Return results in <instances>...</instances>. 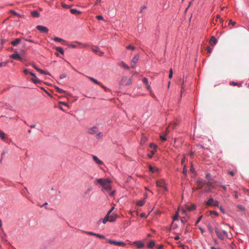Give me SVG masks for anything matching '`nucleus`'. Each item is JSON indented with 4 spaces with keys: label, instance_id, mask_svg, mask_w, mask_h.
Here are the masks:
<instances>
[{
    "label": "nucleus",
    "instance_id": "1",
    "mask_svg": "<svg viewBox=\"0 0 249 249\" xmlns=\"http://www.w3.org/2000/svg\"><path fill=\"white\" fill-rule=\"evenodd\" d=\"M95 183L101 185L103 189L107 191L111 190L112 189V187L110 185L111 180L109 178H97L95 180Z\"/></svg>",
    "mask_w": 249,
    "mask_h": 249
},
{
    "label": "nucleus",
    "instance_id": "2",
    "mask_svg": "<svg viewBox=\"0 0 249 249\" xmlns=\"http://www.w3.org/2000/svg\"><path fill=\"white\" fill-rule=\"evenodd\" d=\"M106 240L108 243H109L111 244L115 245L120 246V247H124L126 245V244L123 241H116V240H112V239H108V238L106 239Z\"/></svg>",
    "mask_w": 249,
    "mask_h": 249
},
{
    "label": "nucleus",
    "instance_id": "3",
    "mask_svg": "<svg viewBox=\"0 0 249 249\" xmlns=\"http://www.w3.org/2000/svg\"><path fill=\"white\" fill-rule=\"evenodd\" d=\"M9 57H10V58H11L14 60H18L23 63L25 62V59H24L22 57L21 54L20 53H19L18 52H17L16 53H14L11 54L9 56Z\"/></svg>",
    "mask_w": 249,
    "mask_h": 249
},
{
    "label": "nucleus",
    "instance_id": "4",
    "mask_svg": "<svg viewBox=\"0 0 249 249\" xmlns=\"http://www.w3.org/2000/svg\"><path fill=\"white\" fill-rule=\"evenodd\" d=\"M32 66L34 67V69H35L37 71H38L40 73L51 75V74L49 71L40 69L39 68L37 67L34 63H32Z\"/></svg>",
    "mask_w": 249,
    "mask_h": 249
},
{
    "label": "nucleus",
    "instance_id": "5",
    "mask_svg": "<svg viewBox=\"0 0 249 249\" xmlns=\"http://www.w3.org/2000/svg\"><path fill=\"white\" fill-rule=\"evenodd\" d=\"M133 244L135 245L139 249L143 248L145 247V245L142 240H138L133 242Z\"/></svg>",
    "mask_w": 249,
    "mask_h": 249
},
{
    "label": "nucleus",
    "instance_id": "6",
    "mask_svg": "<svg viewBox=\"0 0 249 249\" xmlns=\"http://www.w3.org/2000/svg\"><path fill=\"white\" fill-rule=\"evenodd\" d=\"M37 30L43 33H47L48 32L49 30L47 27L42 25H37L36 27Z\"/></svg>",
    "mask_w": 249,
    "mask_h": 249
},
{
    "label": "nucleus",
    "instance_id": "7",
    "mask_svg": "<svg viewBox=\"0 0 249 249\" xmlns=\"http://www.w3.org/2000/svg\"><path fill=\"white\" fill-rule=\"evenodd\" d=\"M23 39L22 37L17 38L14 40L11 41L9 42V44L12 45L13 46H17L19 43H20L21 40Z\"/></svg>",
    "mask_w": 249,
    "mask_h": 249
},
{
    "label": "nucleus",
    "instance_id": "8",
    "mask_svg": "<svg viewBox=\"0 0 249 249\" xmlns=\"http://www.w3.org/2000/svg\"><path fill=\"white\" fill-rule=\"evenodd\" d=\"M139 58V53L136 54L133 58V59L131 62V64H134V66H132V68H135L136 63L138 62Z\"/></svg>",
    "mask_w": 249,
    "mask_h": 249
},
{
    "label": "nucleus",
    "instance_id": "9",
    "mask_svg": "<svg viewBox=\"0 0 249 249\" xmlns=\"http://www.w3.org/2000/svg\"><path fill=\"white\" fill-rule=\"evenodd\" d=\"M98 130V128L96 126H94L88 129V133L90 134H94L97 132Z\"/></svg>",
    "mask_w": 249,
    "mask_h": 249
},
{
    "label": "nucleus",
    "instance_id": "10",
    "mask_svg": "<svg viewBox=\"0 0 249 249\" xmlns=\"http://www.w3.org/2000/svg\"><path fill=\"white\" fill-rule=\"evenodd\" d=\"M92 159H93V161L95 162H96L97 164H98L99 165L104 164L103 161L102 160H100L96 156L93 155Z\"/></svg>",
    "mask_w": 249,
    "mask_h": 249
},
{
    "label": "nucleus",
    "instance_id": "11",
    "mask_svg": "<svg viewBox=\"0 0 249 249\" xmlns=\"http://www.w3.org/2000/svg\"><path fill=\"white\" fill-rule=\"evenodd\" d=\"M118 65L121 67L124 68L125 70H129L130 69L129 66H128L125 62L123 61H121L118 63Z\"/></svg>",
    "mask_w": 249,
    "mask_h": 249
},
{
    "label": "nucleus",
    "instance_id": "12",
    "mask_svg": "<svg viewBox=\"0 0 249 249\" xmlns=\"http://www.w3.org/2000/svg\"><path fill=\"white\" fill-rule=\"evenodd\" d=\"M217 42V40L216 37L214 36H212L209 41L210 45L212 46H213L216 44Z\"/></svg>",
    "mask_w": 249,
    "mask_h": 249
},
{
    "label": "nucleus",
    "instance_id": "13",
    "mask_svg": "<svg viewBox=\"0 0 249 249\" xmlns=\"http://www.w3.org/2000/svg\"><path fill=\"white\" fill-rule=\"evenodd\" d=\"M214 201L213 198L211 196L210 197L208 201L205 202V204L208 206H212Z\"/></svg>",
    "mask_w": 249,
    "mask_h": 249
},
{
    "label": "nucleus",
    "instance_id": "14",
    "mask_svg": "<svg viewBox=\"0 0 249 249\" xmlns=\"http://www.w3.org/2000/svg\"><path fill=\"white\" fill-rule=\"evenodd\" d=\"M145 203V198H143L142 199L138 201L136 203V205L138 206L142 207L144 205Z\"/></svg>",
    "mask_w": 249,
    "mask_h": 249
},
{
    "label": "nucleus",
    "instance_id": "15",
    "mask_svg": "<svg viewBox=\"0 0 249 249\" xmlns=\"http://www.w3.org/2000/svg\"><path fill=\"white\" fill-rule=\"evenodd\" d=\"M71 13L73 15H79L81 14L82 12L80 10H78V9L76 8L71 9L70 10Z\"/></svg>",
    "mask_w": 249,
    "mask_h": 249
},
{
    "label": "nucleus",
    "instance_id": "16",
    "mask_svg": "<svg viewBox=\"0 0 249 249\" xmlns=\"http://www.w3.org/2000/svg\"><path fill=\"white\" fill-rule=\"evenodd\" d=\"M186 208L188 211L191 212L195 210L196 206L195 204H192L191 206H187Z\"/></svg>",
    "mask_w": 249,
    "mask_h": 249
},
{
    "label": "nucleus",
    "instance_id": "17",
    "mask_svg": "<svg viewBox=\"0 0 249 249\" xmlns=\"http://www.w3.org/2000/svg\"><path fill=\"white\" fill-rule=\"evenodd\" d=\"M108 218H109V217H108L107 216H105L104 217V218L102 219V220H103L102 222L104 224H106L107 221H109V219ZM101 220H102V219H101L100 220H99L98 221V222H97L98 225H100L101 223Z\"/></svg>",
    "mask_w": 249,
    "mask_h": 249
},
{
    "label": "nucleus",
    "instance_id": "18",
    "mask_svg": "<svg viewBox=\"0 0 249 249\" xmlns=\"http://www.w3.org/2000/svg\"><path fill=\"white\" fill-rule=\"evenodd\" d=\"M31 14L32 16L34 18H38L40 17L39 13L36 10H34L33 11H31Z\"/></svg>",
    "mask_w": 249,
    "mask_h": 249
},
{
    "label": "nucleus",
    "instance_id": "19",
    "mask_svg": "<svg viewBox=\"0 0 249 249\" xmlns=\"http://www.w3.org/2000/svg\"><path fill=\"white\" fill-rule=\"evenodd\" d=\"M89 79L91 81H92V82H93L94 83L97 84V85H102V83L98 81V80H97L96 79H95L93 77H88Z\"/></svg>",
    "mask_w": 249,
    "mask_h": 249
},
{
    "label": "nucleus",
    "instance_id": "20",
    "mask_svg": "<svg viewBox=\"0 0 249 249\" xmlns=\"http://www.w3.org/2000/svg\"><path fill=\"white\" fill-rule=\"evenodd\" d=\"M55 49L57 52L60 53L61 54L63 55L64 54V50L63 48L61 47H55Z\"/></svg>",
    "mask_w": 249,
    "mask_h": 249
},
{
    "label": "nucleus",
    "instance_id": "21",
    "mask_svg": "<svg viewBox=\"0 0 249 249\" xmlns=\"http://www.w3.org/2000/svg\"><path fill=\"white\" fill-rule=\"evenodd\" d=\"M230 85H232L233 86H238L239 87H241L242 86V83L234 81L231 82L230 83Z\"/></svg>",
    "mask_w": 249,
    "mask_h": 249
},
{
    "label": "nucleus",
    "instance_id": "22",
    "mask_svg": "<svg viewBox=\"0 0 249 249\" xmlns=\"http://www.w3.org/2000/svg\"><path fill=\"white\" fill-rule=\"evenodd\" d=\"M30 80L36 84H40L42 82L41 80L38 79L37 77L36 78H32Z\"/></svg>",
    "mask_w": 249,
    "mask_h": 249
},
{
    "label": "nucleus",
    "instance_id": "23",
    "mask_svg": "<svg viewBox=\"0 0 249 249\" xmlns=\"http://www.w3.org/2000/svg\"><path fill=\"white\" fill-rule=\"evenodd\" d=\"M54 88L56 90V91L59 93H67V91L66 90L61 89L60 88H59L58 87H57L56 86H54Z\"/></svg>",
    "mask_w": 249,
    "mask_h": 249
},
{
    "label": "nucleus",
    "instance_id": "24",
    "mask_svg": "<svg viewBox=\"0 0 249 249\" xmlns=\"http://www.w3.org/2000/svg\"><path fill=\"white\" fill-rule=\"evenodd\" d=\"M155 246V242L154 240H151L147 245V247L150 249H152Z\"/></svg>",
    "mask_w": 249,
    "mask_h": 249
},
{
    "label": "nucleus",
    "instance_id": "25",
    "mask_svg": "<svg viewBox=\"0 0 249 249\" xmlns=\"http://www.w3.org/2000/svg\"><path fill=\"white\" fill-rule=\"evenodd\" d=\"M157 152V150L153 149L150 151L151 154H148L147 157L149 159H152L153 157V155L155 154L156 152Z\"/></svg>",
    "mask_w": 249,
    "mask_h": 249
},
{
    "label": "nucleus",
    "instance_id": "26",
    "mask_svg": "<svg viewBox=\"0 0 249 249\" xmlns=\"http://www.w3.org/2000/svg\"><path fill=\"white\" fill-rule=\"evenodd\" d=\"M178 216H179V212H178V211H177L176 212L175 214L172 217L173 221L178 220Z\"/></svg>",
    "mask_w": 249,
    "mask_h": 249
},
{
    "label": "nucleus",
    "instance_id": "27",
    "mask_svg": "<svg viewBox=\"0 0 249 249\" xmlns=\"http://www.w3.org/2000/svg\"><path fill=\"white\" fill-rule=\"evenodd\" d=\"M40 89L43 90L46 94H47L49 96H50L51 98H53V96L52 94H51L44 87H40Z\"/></svg>",
    "mask_w": 249,
    "mask_h": 249
},
{
    "label": "nucleus",
    "instance_id": "28",
    "mask_svg": "<svg viewBox=\"0 0 249 249\" xmlns=\"http://www.w3.org/2000/svg\"><path fill=\"white\" fill-rule=\"evenodd\" d=\"M236 207L242 212H245L246 211V208H245V207L241 205L238 204L236 206Z\"/></svg>",
    "mask_w": 249,
    "mask_h": 249
},
{
    "label": "nucleus",
    "instance_id": "29",
    "mask_svg": "<svg viewBox=\"0 0 249 249\" xmlns=\"http://www.w3.org/2000/svg\"><path fill=\"white\" fill-rule=\"evenodd\" d=\"M217 237L221 240H223L225 238L224 235L221 232H219L216 234Z\"/></svg>",
    "mask_w": 249,
    "mask_h": 249
},
{
    "label": "nucleus",
    "instance_id": "30",
    "mask_svg": "<svg viewBox=\"0 0 249 249\" xmlns=\"http://www.w3.org/2000/svg\"><path fill=\"white\" fill-rule=\"evenodd\" d=\"M10 13H12L13 15H15V16H16L18 17H20L21 18V15L20 14H19V13L16 12V11H15L14 10H11L10 11Z\"/></svg>",
    "mask_w": 249,
    "mask_h": 249
},
{
    "label": "nucleus",
    "instance_id": "31",
    "mask_svg": "<svg viewBox=\"0 0 249 249\" xmlns=\"http://www.w3.org/2000/svg\"><path fill=\"white\" fill-rule=\"evenodd\" d=\"M95 236H96L97 237H98V238H99L100 239H105L106 240L107 239L105 235L101 234H99V233H96L95 234Z\"/></svg>",
    "mask_w": 249,
    "mask_h": 249
},
{
    "label": "nucleus",
    "instance_id": "32",
    "mask_svg": "<svg viewBox=\"0 0 249 249\" xmlns=\"http://www.w3.org/2000/svg\"><path fill=\"white\" fill-rule=\"evenodd\" d=\"M92 50L94 53L97 54L99 51H100V49L98 47L95 46L94 48L92 49Z\"/></svg>",
    "mask_w": 249,
    "mask_h": 249
},
{
    "label": "nucleus",
    "instance_id": "33",
    "mask_svg": "<svg viewBox=\"0 0 249 249\" xmlns=\"http://www.w3.org/2000/svg\"><path fill=\"white\" fill-rule=\"evenodd\" d=\"M61 6L64 8L69 9V8H70L72 5H67L64 3H62Z\"/></svg>",
    "mask_w": 249,
    "mask_h": 249
},
{
    "label": "nucleus",
    "instance_id": "34",
    "mask_svg": "<svg viewBox=\"0 0 249 249\" xmlns=\"http://www.w3.org/2000/svg\"><path fill=\"white\" fill-rule=\"evenodd\" d=\"M174 221H173L171 224V228H170V231L171 230V228L173 229H176L178 228V225L176 223H174Z\"/></svg>",
    "mask_w": 249,
    "mask_h": 249
},
{
    "label": "nucleus",
    "instance_id": "35",
    "mask_svg": "<svg viewBox=\"0 0 249 249\" xmlns=\"http://www.w3.org/2000/svg\"><path fill=\"white\" fill-rule=\"evenodd\" d=\"M0 138L1 140H4L5 138V134L1 130H0Z\"/></svg>",
    "mask_w": 249,
    "mask_h": 249
},
{
    "label": "nucleus",
    "instance_id": "36",
    "mask_svg": "<svg viewBox=\"0 0 249 249\" xmlns=\"http://www.w3.org/2000/svg\"><path fill=\"white\" fill-rule=\"evenodd\" d=\"M53 40H54L55 41L58 42H61V41H65L64 40H63V39L59 38L58 37H54L53 38Z\"/></svg>",
    "mask_w": 249,
    "mask_h": 249
},
{
    "label": "nucleus",
    "instance_id": "37",
    "mask_svg": "<svg viewBox=\"0 0 249 249\" xmlns=\"http://www.w3.org/2000/svg\"><path fill=\"white\" fill-rule=\"evenodd\" d=\"M196 146L198 148V149H208V148H205L203 145L201 144H197Z\"/></svg>",
    "mask_w": 249,
    "mask_h": 249
},
{
    "label": "nucleus",
    "instance_id": "38",
    "mask_svg": "<svg viewBox=\"0 0 249 249\" xmlns=\"http://www.w3.org/2000/svg\"><path fill=\"white\" fill-rule=\"evenodd\" d=\"M149 146L150 147L153 148L154 149H156V150H157V149L158 148L157 145H156L152 142L150 143Z\"/></svg>",
    "mask_w": 249,
    "mask_h": 249
},
{
    "label": "nucleus",
    "instance_id": "39",
    "mask_svg": "<svg viewBox=\"0 0 249 249\" xmlns=\"http://www.w3.org/2000/svg\"><path fill=\"white\" fill-rule=\"evenodd\" d=\"M219 201L216 200H214V201L213 202V204L212 205V206H213V207H219Z\"/></svg>",
    "mask_w": 249,
    "mask_h": 249
},
{
    "label": "nucleus",
    "instance_id": "40",
    "mask_svg": "<svg viewBox=\"0 0 249 249\" xmlns=\"http://www.w3.org/2000/svg\"><path fill=\"white\" fill-rule=\"evenodd\" d=\"M209 213L210 214H213L216 216H217L219 215L218 213L217 212L213 210L210 211Z\"/></svg>",
    "mask_w": 249,
    "mask_h": 249
},
{
    "label": "nucleus",
    "instance_id": "41",
    "mask_svg": "<svg viewBox=\"0 0 249 249\" xmlns=\"http://www.w3.org/2000/svg\"><path fill=\"white\" fill-rule=\"evenodd\" d=\"M207 228H208V230L209 231L210 233H212L213 232V228H212L211 224H210V223L208 224V225H207Z\"/></svg>",
    "mask_w": 249,
    "mask_h": 249
},
{
    "label": "nucleus",
    "instance_id": "42",
    "mask_svg": "<svg viewBox=\"0 0 249 249\" xmlns=\"http://www.w3.org/2000/svg\"><path fill=\"white\" fill-rule=\"evenodd\" d=\"M9 60L0 63V68L5 66L9 63Z\"/></svg>",
    "mask_w": 249,
    "mask_h": 249
},
{
    "label": "nucleus",
    "instance_id": "43",
    "mask_svg": "<svg viewBox=\"0 0 249 249\" xmlns=\"http://www.w3.org/2000/svg\"><path fill=\"white\" fill-rule=\"evenodd\" d=\"M202 217H203V216L201 215L198 217V218L197 219L196 221V223L195 224V225L196 226L197 224L201 221V220L202 218Z\"/></svg>",
    "mask_w": 249,
    "mask_h": 249
},
{
    "label": "nucleus",
    "instance_id": "44",
    "mask_svg": "<svg viewBox=\"0 0 249 249\" xmlns=\"http://www.w3.org/2000/svg\"><path fill=\"white\" fill-rule=\"evenodd\" d=\"M8 40H6L4 38H1V44L0 45V49H1L3 48V44L6 42V41Z\"/></svg>",
    "mask_w": 249,
    "mask_h": 249
},
{
    "label": "nucleus",
    "instance_id": "45",
    "mask_svg": "<svg viewBox=\"0 0 249 249\" xmlns=\"http://www.w3.org/2000/svg\"><path fill=\"white\" fill-rule=\"evenodd\" d=\"M203 183H204V180H203L202 178H198L197 179L196 183H197L198 185L203 184Z\"/></svg>",
    "mask_w": 249,
    "mask_h": 249
},
{
    "label": "nucleus",
    "instance_id": "46",
    "mask_svg": "<svg viewBox=\"0 0 249 249\" xmlns=\"http://www.w3.org/2000/svg\"><path fill=\"white\" fill-rule=\"evenodd\" d=\"M116 215H115L114 217H113V214H112L111 216V218L109 219V222H114L116 220Z\"/></svg>",
    "mask_w": 249,
    "mask_h": 249
},
{
    "label": "nucleus",
    "instance_id": "47",
    "mask_svg": "<svg viewBox=\"0 0 249 249\" xmlns=\"http://www.w3.org/2000/svg\"><path fill=\"white\" fill-rule=\"evenodd\" d=\"M187 173V170L186 168V166L185 165H184V166L183 167V171H182V173L183 174V175H184L185 176H186Z\"/></svg>",
    "mask_w": 249,
    "mask_h": 249
},
{
    "label": "nucleus",
    "instance_id": "48",
    "mask_svg": "<svg viewBox=\"0 0 249 249\" xmlns=\"http://www.w3.org/2000/svg\"><path fill=\"white\" fill-rule=\"evenodd\" d=\"M190 171L192 173H194L195 174H196V172L195 171V169L194 168V166H193V164L192 163L191 164V167H190Z\"/></svg>",
    "mask_w": 249,
    "mask_h": 249
},
{
    "label": "nucleus",
    "instance_id": "49",
    "mask_svg": "<svg viewBox=\"0 0 249 249\" xmlns=\"http://www.w3.org/2000/svg\"><path fill=\"white\" fill-rule=\"evenodd\" d=\"M206 178L209 180H213L212 179V176H211V175L210 173H207L206 175Z\"/></svg>",
    "mask_w": 249,
    "mask_h": 249
},
{
    "label": "nucleus",
    "instance_id": "50",
    "mask_svg": "<svg viewBox=\"0 0 249 249\" xmlns=\"http://www.w3.org/2000/svg\"><path fill=\"white\" fill-rule=\"evenodd\" d=\"M235 24H236V22L235 21H233L232 19H230L229 20V23H228L229 25L234 26Z\"/></svg>",
    "mask_w": 249,
    "mask_h": 249
},
{
    "label": "nucleus",
    "instance_id": "51",
    "mask_svg": "<svg viewBox=\"0 0 249 249\" xmlns=\"http://www.w3.org/2000/svg\"><path fill=\"white\" fill-rule=\"evenodd\" d=\"M148 169H149V171H150L152 173H153L155 171L154 168L151 165H149L148 166Z\"/></svg>",
    "mask_w": 249,
    "mask_h": 249
},
{
    "label": "nucleus",
    "instance_id": "52",
    "mask_svg": "<svg viewBox=\"0 0 249 249\" xmlns=\"http://www.w3.org/2000/svg\"><path fill=\"white\" fill-rule=\"evenodd\" d=\"M132 84V77H131L129 79L127 80V82L125 84L126 86H129Z\"/></svg>",
    "mask_w": 249,
    "mask_h": 249
},
{
    "label": "nucleus",
    "instance_id": "53",
    "mask_svg": "<svg viewBox=\"0 0 249 249\" xmlns=\"http://www.w3.org/2000/svg\"><path fill=\"white\" fill-rule=\"evenodd\" d=\"M173 70L172 68H171L169 70V78L171 79L173 77Z\"/></svg>",
    "mask_w": 249,
    "mask_h": 249
},
{
    "label": "nucleus",
    "instance_id": "54",
    "mask_svg": "<svg viewBox=\"0 0 249 249\" xmlns=\"http://www.w3.org/2000/svg\"><path fill=\"white\" fill-rule=\"evenodd\" d=\"M142 81L143 83H144L145 85H147L148 84V79L146 78V77H144L142 80Z\"/></svg>",
    "mask_w": 249,
    "mask_h": 249
},
{
    "label": "nucleus",
    "instance_id": "55",
    "mask_svg": "<svg viewBox=\"0 0 249 249\" xmlns=\"http://www.w3.org/2000/svg\"><path fill=\"white\" fill-rule=\"evenodd\" d=\"M126 48L128 50L131 49L132 50H134L136 49V48L134 46H133L132 45H130L126 46Z\"/></svg>",
    "mask_w": 249,
    "mask_h": 249
},
{
    "label": "nucleus",
    "instance_id": "56",
    "mask_svg": "<svg viewBox=\"0 0 249 249\" xmlns=\"http://www.w3.org/2000/svg\"><path fill=\"white\" fill-rule=\"evenodd\" d=\"M100 86H101L102 87V88H103L106 92L110 91V89H108L107 87H106V86H104L102 84V85H100Z\"/></svg>",
    "mask_w": 249,
    "mask_h": 249
},
{
    "label": "nucleus",
    "instance_id": "57",
    "mask_svg": "<svg viewBox=\"0 0 249 249\" xmlns=\"http://www.w3.org/2000/svg\"><path fill=\"white\" fill-rule=\"evenodd\" d=\"M8 50H9L13 52L14 53H16L18 52V50L17 49H15L12 47L8 48Z\"/></svg>",
    "mask_w": 249,
    "mask_h": 249
},
{
    "label": "nucleus",
    "instance_id": "58",
    "mask_svg": "<svg viewBox=\"0 0 249 249\" xmlns=\"http://www.w3.org/2000/svg\"><path fill=\"white\" fill-rule=\"evenodd\" d=\"M102 135H103V134H102V132H98V133H97V134L96 136V138L97 139H99L100 138L102 137Z\"/></svg>",
    "mask_w": 249,
    "mask_h": 249
},
{
    "label": "nucleus",
    "instance_id": "59",
    "mask_svg": "<svg viewBox=\"0 0 249 249\" xmlns=\"http://www.w3.org/2000/svg\"><path fill=\"white\" fill-rule=\"evenodd\" d=\"M218 185L222 188L225 191L227 190V186L222 184L221 183H219Z\"/></svg>",
    "mask_w": 249,
    "mask_h": 249
},
{
    "label": "nucleus",
    "instance_id": "60",
    "mask_svg": "<svg viewBox=\"0 0 249 249\" xmlns=\"http://www.w3.org/2000/svg\"><path fill=\"white\" fill-rule=\"evenodd\" d=\"M86 233L88 235H89L95 236V234H96V233H94L92 231H86Z\"/></svg>",
    "mask_w": 249,
    "mask_h": 249
},
{
    "label": "nucleus",
    "instance_id": "61",
    "mask_svg": "<svg viewBox=\"0 0 249 249\" xmlns=\"http://www.w3.org/2000/svg\"><path fill=\"white\" fill-rule=\"evenodd\" d=\"M22 38H23V39L25 41H28V42H32V43H35L34 40H33V39H27V38H24V37H22Z\"/></svg>",
    "mask_w": 249,
    "mask_h": 249
},
{
    "label": "nucleus",
    "instance_id": "62",
    "mask_svg": "<svg viewBox=\"0 0 249 249\" xmlns=\"http://www.w3.org/2000/svg\"><path fill=\"white\" fill-rule=\"evenodd\" d=\"M21 55H23L26 53V51L25 49H21L20 51Z\"/></svg>",
    "mask_w": 249,
    "mask_h": 249
},
{
    "label": "nucleus",
    "instance_id": "63",
    "mask_svg": "<svg viewBox=\"0 0 249 249\" xmlns=\"http://www.w3.org/2000/svg\"><path fill=\"white\" fill-rule=\"evenodd\" d=\"M218 208H219V210L221 213H225L226 211L222 206H219Z\"/></svg>",
    "mask_w": 249,
    "mask_h": 249
},
{
    "label": "nucleus",
    "instance_id": "64",
    "mask_svg": "<svg viewBox=\"0 0 249 249\" xmlns=\"http://www.w3.org/2000/svg\"><path fill=\"white\" fill-rule=\"evenodd\" d=\"M160 139L162 142H165L167 140L166 136L163 135L160 136Z\"/></svg>",
    "mask_w": 249,
    "mask_h": 249
}]
</instances>
